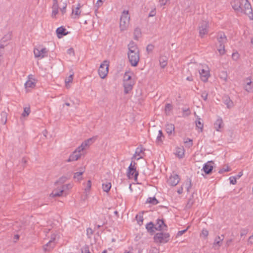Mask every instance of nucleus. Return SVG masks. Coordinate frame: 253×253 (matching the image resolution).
<instances>
[{
    "instance_id": "1",
    "label": "nucleus",
    "mask_w": 253,
    "mask_h": 253,
    "mask_svg": "<svg viewBox=\"0 0 253 253\" xmlns=\"http://www.w3.org/2000/svg\"><path fill=\"white\" fill-rule=\"evenodd\" d=\"M233 8L236 11L244 13L253 20V10L248 0H234L231 3Z\"/></svg>"
},
{
    "instance_id": "2",
    "label": "nucleus",
    "mask_w": 253,
    "mask_h": 253,
    "mask_svg": "<svg viewBox=\"0 0 253 253\" xmlns=\"http://www.w3.org/2000/svg\"><path fill=\"white\" fill-rule=\"evenodd\" d=\"M127 56L128 60L132 66L136 67L139 61V50L136 44L133 41L130 42L127 45Z\"/></svg>"
},
{
    "instance_id": "3",
    "label": "nucleus",
    "mask_w": 253,
    "mask_h": 253,
    "mask_svg": "<svg viewBox=\"0 0 253 253\" xmlns=\"http://www.w3.org/2000/svg\"><path fill=\"white\" fill-rule=\"evenodd\" d=\"M130 17L128 10H124L121 14L120 21V28L121 31L126 30L128 27Z\"/></svg>"
},
{
    "instance_id": "4",
    "label": "nucleus",
    "mask_w": 253,
    "mask_h": 253,
    "mask_svg": "<svg viewBox=\"0 0 253 253\" xmlns=\"http://www.w3.org/2000/svg\"><path fill=\"white\" fill-rule=\"evenodd\" d=\"M217 40L219 44L218 51L221 55L225 53L224 44L227 42V38L225 34L223 32H219L217 36Z\"/></svg>"
},
{
    "instance_id": "5",
    "label": "nucleus",
    "mask_w": 253,
    "mask_h": 253,
    "mask_svg": "<svg viewBox=\"0 0 253 253\" xmlns=\"http://www.w3.org/2000/svg\"><path fill=\"white\" fill-rule=\"evenodd\" d=\"M169 234L168 233H157L154 237L155 242L157 243H166L169 241Z\"/></svg>"
},
{
    "instance_id": "6",
    "label": "nucleus",
    "mask_w": 253,
    "mask_h": 253,
    "mask_svg": "<svg viewBox=\"0 0 253 253\" xmlns=\"http://www.w3.org/2000/svg\"><path fill=\"white\" fill-rule=\"evenodd\" d=\"M109 62L107 60H104L100 65L98 72L99 76L101 79H104L108 73V68Z\"/></svg>"
},
{
    "instance_id": "7",
    "label": "nucleus",
    "mask_w": 253,
    "mask_h": 253,
    "mask_svg": "<svg viewBox=\"0 0 253 253\" xmlns=\"http://www.w3.org/2000/svg\"><path fill=\"white\" fill-rule=\"evenodd\" d=\"M136 163L132 161L128 167L127 175L129 178H134L135 180H137V176L138 175V172L136 170L135 165Z\"/></svg>"
},
{
    "instance_id": "8",
    "label": "nucleus",
    "mask_w": 253,
    "mask_h": 253,
    "mask_svg": "<svg viewBox=\"0 0 253 253\" xmlns=\"http://www.w3.org/2000/svg\"><path fill=\"white\" fill-rule=\"evenodd\" d=\"M48 50L45 47L42 48L38 47L35 48L34 50V53L35 56L37 58H40L41 59L46 57L47 56Z\"/></svg>"
},
{
    "instance_id": "9",
    "label": "nucleus",
    "mask_w": 253,
    "mask_h": 253,
    "mask_svg": "<svg viewBox=\"0 0 253 253\" xmlns=\"http://www.w3.org/2000/svg\"><path fill=\"white\" fill-rule=\"evenodd\" d=\"M209 24L207 21H202L199 26V35L201 38L208 33Z\"/></svg>"
},
{
    "instance_id": "10",
    "label": "nucleus",
    "mask_w": 253,
    "mask_h": 253,
    "mask_svg": "<svg viewBox=\"0 0 253 253\" xmlns=\"http://www.w3.org/2000/svg\"><path fill=\"white\" fill-rule=\"evenodd\" d=\"M145 149L143 148L141 146L137 147L136 149L134 155L133 156L132 159H136L138 160L143 158V155L144 154Z\"/></svg>"
},
{
    "instance_id": "11",
    "label": "nucleus",
    "mask_w": 253,
    "mask_h": 253,
    "mask_svg": "<svg viewBox=\"0 0 253 253\" xmlns=\"http://www.w3.org/2000/svg\"><path fill=\"white\" fill-rule=\"evenodd\" d=\"M179 180L180 178L178 175L174 174L169 177V179L168 180V183L169 185L174 186L179 183Z\"/></svg>"
},
{
    "instance_id": "12",
    "label": "nucleus",
    "mask_w": 253,
    "mask_h": 253,
    "mask_svg": "<svg viewBox=\"0 0 253 253\" xmlns=\"http://www.w3.org/2000/svg\"><path fill=\"white\" fill-rule=\"evenodd\" d=\"M167 228V225L165 223L164 220L163 219H157V224L155 225V229L157 231H161L163 230H166Z\"/></svg>"
},
{
    "instance_id": "13",
    "label": "nucleus",
    "mask_w": 253,
    "mask_h": 253,
    "mask_svg": "<svg viewBox=\"0 0 253 253\" xmlns=\"http://www.w3.org/2000/svg\"><path fill=\"white\" fill-rule=\"evenodd\" d=\"M245 85L244 88L245 89L250 92H251L253 87V85L252 84V82L251 78L250 77H248L246 78L245 80Z\"/></svg>"
},
{
    "instance_id": "14",
    "label": "nucleus",
    "mask_w": 253,
    "mask_h": 253,
    "mask_svg": "<svg viewBox=\"0 0 253 253\" xmlns=\"http://www.w3.org/2000/svg\"><path fill=\"white\" fill-rule=\"evenodd\" d=\"M201 80L204 82L208 81L210 77V73L208 70L201 69L199 71Z\"/></svg>"
},
{
    "instance_id": "15",
    "label": "nucleus",
    "mask_w": 253,
    "mask_h": 253,
    "mask_svg": "<svg viewBox=\"0 0 253 253\" xmlns=\"http://www.w3.org/2000/svg\"><path fill=\"white\" fill-rule=\"evenodd\" d=\"M211 163H212V161H209L203 166V170L207 174H210L213 169V166L211 165Z\"/></svg>"
},
{
    "instance_id": "16",
    "label": "nucleus",
    "mask_w": 253,
    "mask_h": 253,
    "mask_svg": "<svg viewBox=\"0 0 253 253\" xmlns=\"http://www.w3.org/2000/svg\"><path fill=\"white\" fill-rule=\"evenodd\" d=\"M133 85V83L132 81L131 82H124V92L125 94H127L128 92L132 90Z\"/></svg>"
},
{
    "instance_id": "17",
    "label": "nucleus",
    "mask_w": 253,
    "mask_h": 253,
    "mask_svg": "<svg viewBox=\"0 0 253 253\" xmlns=\"http://www.w3.org/2000/svg\"><path fill=\"white\" fill-rule=\"evenodd\" d=\"M66 29L63 26L58 28L56 31L57 37L58 38H61L63 36L67 35L68 32H66Z\"/></svg>"
},
{
    "instance_id": "18",
    "label": "nucleus",
    "mask_w": 253,
    "mask_h": 253,
    "mask_svg": "<svg viewBox=\"0 0 253 253\" xmlns=\"http://www.w3.org/2000/svg\"><path fill=\"white\" fill-rule=\"evenodd\" d=\"M223 126V123L222 119L221 118H218L214 124V128L218 131H221V129Z\"/></svg>"
},
{
    "instance_id": "19",
    "label": "nucleus",
    "mask_w": 253,
    "mask_h": 253,
    "mask_svg": "<svg viewBox=\"0 0 253 253\" xmlns=\"http://www.w3.org/2000/svg\"><path fill=\"white\" fill-rule=\"evenodd\" d=\"M63 192V187H61L59 189L57 188L52 191V192L50 194V196L52 197H60L62 195Z\"/></svg>"
},
{
    "instance_id": "20",
    "label": "nucleus",
    "mask_w": 253,
    "mask_h": 253,
    "mask_svg": "<svg viewBox=\"0 0 253 253\" xmlns=\"http://www.w3.org/2000/svg\"><path fill=\"white\" fill-rule=\"evenodd\" d=\"M81 157V154H78L76 152L74 151L69 156L67 160V162H71L78 160Z\"/></svg>"
},
{
    "instance_id": "21",
    "label": "nucleus",
    "mask_w": 253,
    "mask_h": 253,
    "mask_svg": "<svg viewBox=\"0 0 253 253\" xmlns=\"http://www.w3.org/2000/svg\"><path fill=\"white\" fill-rule=\"evenodd\" d=\"M55 246V242L49 241L43 247V250L45 252H49L53 249Z\"/></svg>"
},
{
    "instance_id": "22",
    "label": "nucleus",
    "mask_w": 253,
    "mask_h": 253,
    "mask_svg": "<svg viewBox=\"0 0 253 253\" xmlns=\"http://www.w3.org/2000/svg\"><path fill=\"white\" fill-rule=\"evenodd\" d=\"M223 101L228 108H231L234 106L233 101L228 96H225L223 97Z\"/></svg>"
},
{
    "instance_id": "23",
    "label": "nucleus",
    "mask_w": 253,
    "mask_h": 253,
    "mask_svg": "<svg viewBox=\"0 0 253 253\" xmlns=\"http://www.w3.org/2000/svg\"><path fill=\"white\" fill-rule=\"evenodd\" d=\"M174 129L175 127L173 124H167L166 125V131L169 135L174 133Z\"/></svg>"
},
{
    "instance_id": "24",
    "label": "nucleus",
    "mask_w": 253,
    "mask_h": 253,
    "mask_svg": "<svg viewBox=\"0 0 253 253\" xmlns=\"http://www.w3.org/2000/svg\"><path fill=\"white\" fill-rule=\"evenodd\" d=\"M160 65L162 68H165L168 64V57L161 55L159 59Z\"/></svg>"
},
{
    "instance_id": "25",
    "label": "nucleus",
    "mask_w": 253,
    "mask_h": 253,
    "mask_svg": "<svg viewBox=\"0 0 253 253\" xmlns=\"http://www.w3.org/2000/svg\"><path fill=\"white\" fill-rule=\"evenodd\" d=\"M28 77L29 80L25 84V87L27 89L29 88H34L36 84L34 81L31 80L30 79V76H29Z\"/></svg>"
},
{
    "instance_id": "26",
    "label": "nucleus",
    "mask_w": 253,
    "mask_h": 253,
    "mask_svg": "<svg viewBox=\"0 0 253 253\" xmlns=\"http://www.w3.org/2000/svg\"><path fill=\"white\" fill-rule=\"evenodd\" d=\"M155 227V226H154V224L152 222H150L146 225V228L148 232L151 233L154 232Z\"/></svg>"
},
{
    "instance_id": "27",
    "label": "nucleus",
    "mask_w": 253,
    "mask_h": 253,
    "mask_svg": "<svg viewBox=\"0 0 253 253\" xmlns=\"http://www.w3.org/2000/svg\"><path fill=\"white\" fill-rule=\"evenodd\" d=\"M7 113L5 111H2L0 114V122L3 125L7 122Z\"/></svg>"
},
{
    "instance_id": "28",
    "label": "nucleus",
    "mask_w": 253,
    "mask_h": 253,
    "mask_svg": "<svg viewBox=\"0 0 253 253\" xmlns=\"http://www.w3.org/2000/svg\"><path fill=\"white\" fill-rule=\"evenodd\" d=\"M221 236L222 237V238L220 236L216 237L213 243L214 246L217 245L218 246H221L222 244V241L224 239V235H222Z\"/></svg>"
},
{
    "instance_id": "29",
    "label": "nucleus",
    "mask_w": 253,
    "mask_h": 253,
    "mask_svg": "<svg viewBox=\"0 0 253 253\" xmlns=\"http://www.w3.org/2000/svg\"><path fill=\"white\" fill-rule=\"evenodd\" d=\"M12 37V33L11 32H8L7 34H5L1 39V42L5 43L7 41L11 40Z\"/></svg>"
},
{
    "instance_id": "30",
    "label": "nucleus",
    "mask_w": 253,
    "mask_h": 253,
    "mask_svg": "<svg viewBox=\"0 0 253 253\" xmlns=\"http://www.w3.org/2000/svg\"><path fill=\"white\" fill-rule=\"evenodd\" d=\"M141 29L138 27L134 29V39L136 40H138L139 38L141 36Z\"/></svg>"
},
{
    "instance_id": "31",
    "label": "nucleus",
    "mask_w": 253,
    "mask_h": 253,
    "mask_svg": "<svg viewBox=\"0 0 253 253\" xmlns=\"http://www.w3.org/2000/svg\"><path fill=\"white\" fill-rule=\"evenodd\" d=\"M194 203V200L193 199V194H192L191 197L189 198L187 203L186 205V209H190L192 206H193V204Z\"/></svg>"
},
{
    "instance_id": "32",
    "label": "nucleus",
    "mask_w": 253,
    "mask_h": 253,
    "mask_svg": "<svg viewBox=\"0 0 253 253\" xmlns=\"http://www.w3.org/2000/svg\"><path fill=\"white\" fill-rule=\"evenodd\" d=\"M111 188V183L110 182H107L106 183L102 184V189L104 192H108Z\"/></svg>"
},
{
    "instance_id": "33",
    "label": "nucleus",
    "mask_w": 253,
    "mask_h": 253,
    "mask_svg": "<svg viewBox=\"0 0 253 253\" xmlns=\"http://www.w3.org/2000/svg\"><path fill=\"white\" fill-rule=\"evenodd\" d=\"M68 179V178L67 176H63L61 177L57 181H56L55 182V185H57L58 184H62L64 182H65Z\"/></svg>"
},
{
    "instance_id": "34",
    "label": "nucleus",
    "mask_w": 253,
    "mask_h": 253,
    "mask_svg": "<svg viewBox=\"0 0 253 253\" xmlns=\"http://www.w3.org/2000/svg\"><path fill=\"white\" fill-rule=\"evenodd\" d=\"M147 202L150 203L153 205H156L159 203V201L155 197H149L147 200Z\"/></svg>"
},
{
    "instance_id": "35",
    "label": "nucleus",
    "mask_w": 253,
    "mask_h": 253,
    "mask_svg": "<svg viewBox=\"0 0 253 253\" xmlns=\"http://www.w3.org/2000/svg\"><path fill=\"white\" fill-rule=\"evenodd\" d=\"M135 218L137 221V223L139 225H142L143 221V217L142 214L139 213L138 214H137L135 216Z\"/></svg>"
},
{
    "instance_id": "36",
    "label": "nucleus",
    "mask_w": 253,
    "mask_h": 253,
    "mask_svg": "<svg viewBox=\"0 0 253 253\" xmlns=\"http://www.w3.org/2000/svg\"><path fill=\"white\" fill-rule=\"evenodd\" d=\"M83 173H84V171L75 172L74 173V178L75 179H77L78 181H80L82 178V175Z\"/></svg>"
},
{
    "instance_id": "37",
    "label": "nucleus",
    "mask_w": 253,
    "mask_h": 253,
    "mask_svg": "<svg viewBox=\"0 0 253 253\" xmlns=\"http://www.w3.org/2000/svg\"><path fill=\"white\" fill-rule=\"evenodd\" d=\"M176 155H177L179 158H182L184 156V150L180 148H178L175 153Z\"/></svg>"
},
{
    "instance_id": "38",
    "label": "nucleus",
    "mask_w": 253,
    "mask_h": 253,
    "mask_svg": "<svg viewBox=\"0 0 253 253\" xmlns=\"http://www.w3.org/2000/svg\"><path fill=\"white\" fill-rule=\"evenodd\" d=\"M196 127L200 129V131H202L203 128V124L201 122L200 119L198 118V120L195 122Z\"/></svg>"
},
{
    "instance_id": "39",
    "label": "nucleus",
    "mask_w": 253,
    "mask_h": 253,
    "mask_svg": "<svg viewBox=\"0 0 253 253\" xmlns=\"http://www.w3.org/2000/svg\"><path fill=\"white\" fill-rule=\"evenodd\" d=\"M184 142L185 144L186 147L188 148H190L193 146V140L191 139L187 138Z\"/></svg>"
},
{
    "instance_id": "40",
    "label": "nucleus",
    "mask_w": 253,
    "mask_h": 253,
    "mask_svg": "<svg viewBox=\"0 0 253 253\" xmlns=\"http://www.w3.org/2000/svg\"><path fill=\"white\" fill-rule=\"evenodd\" d=\"M80 4H78V6L76 7L75 9H73L72 13L76 15L79 16L81 13V11H80Z\"/></svg>"
},
{
    "instance_id": "41",
    "label": "nucleus",
    "mask_w": 253,
    "mask_h": 253,
    "mask_svg": "<svg viewBox=\"0 0 253 253\" xmlns=\"http://www.w3.org/2000/svg\"><path fill=\"white\" fill-rule=\"evenodd\" d=\"M162 138H164V136L163 135V132L161 130L159 131V134L157 137V141L158 142H162Z\"/></svg>"
},
{
    "instance_id": "42",
    "label": "nucleus",
    "mask_w": 253,
    "mask_h": 253,
    "mask_svg": "<svg viewBox=\"0 0 253 253\" xmlns=\"http://www.w3.org/2000/svg\"><path fill=\"white\" fill-rule=\"evenodd\" d=\"M208 235H209V231L206 229H203L202 231L201 234H200V236L206 239L207 238Z\"/></svg>"
},
{
    "instance_id": "43",
    "label": "nucleus",
    "mask_w": 253,
    "mask_h": 253,
    "mask_svg": "<svg viewBox=\"0 0 253 253\" xmlns=\"http://www.w3.org/2000/svg\"><path fill=\"white\" fill-rule=\"evenodd\" d=\"M30 113V107H25L24 108V112L22 113V116L23 117H26L29 115Z\"/></svg>"
},
{
    "instance_id": "44",
    "label": "nucleus",
    "mask_w": 253,
    "mask_h": 253,
    "mask_svg": "<svg viewBox=\"0 0 253 253\" xmlns=\"http://www.w3.org/2000/svg\"><path fill=\"white\" fill-rule=\"evenodd\" d=\"M93 138H90L84 141V143H86V147H89L93 142Z\"/></svg>"
},
{
    "instance_id": "45",
    "label": "nucleus",
    "mask_w": 253,
    "mask_h": 253,
    "mask_svg": "<svg viewBox=\"0 0 253 253\" xmlns=\"http://www.w3.org/2000/svg\"><path fill=\"white\" fill-rule=\"evenodd\" d=\"M124 82H131V76L127 73H126L124 75Z\"/></svg>"
},
{
    "instance_id": "46",
    "label": "nucleus",
    "mask_w": 253,
    "mask_h": 253,
    "mask_svg": "<svg viewBox=\"0 0 253 253\" xmlns=\"http://www.w3.org/2000/svg\"><path fill=\"white\" fill-rule=\"evenodd\" d=\"M154 48V45L152 44H149L147 46L146 50L148 53L151 52Z\"/></svg>"
},
{
    "instance_id": "47",
    "label": "nucleus",
    "mask_w": 253,
    "mask_h": 253,
    "mask_svg": "<svg viewBox=\"0 0 253 253\" xmlns=\"http://www.w3.org/2000/svg\"><path fill=\"white\" fill-rule=\"evenodd\" d=\"M93 231L90 228H88L86 230V235L88 238H90L91 235L93 234Z\"/></svg>"
},
{
    "instance_id": "48",
    "label": "nucleus",
    "mask_w": 253,
    "mask_h": 253,
    "mask_svg": "<svg viewBox=\"0 0 253 253\" xmlns=\"http://www.w3.org/2000/svg\"><path fill=\"white\" fill-rule=\"evenodd\" d=\"M230 183L232 184L235 185L237 183V179L234 176H231L229 178Z\"/></svg>"
},
{
    "instance_id": "49",
    "label": "nucleus",
    "mask_w": 253,
    "mask_h": 253,
    "mask_svg": "<svg viewBox=\"0 0 253 253\" xmlns=\"http://www.w3.org/2000/svg\"><path fill=\"white\" fill-rule=\"evenodd\" d=\"M73 74L70 75L68 78L65 80V83L66 84V86H67V84L70 83L72 82L73 81Z\"/></svg>"
},
{
    "instance_id": "50",
    "label": "nucleus",
    "mask_w": 253,
    "mask_h": 253,
    "mask_svg": "<svg viewBox=\"0 0 253 253\" xmlns=\"http://www.w3.org/2000/svg\"><path fill=\"white\" fill-rule=\"evenodd\" d=\"M230 169L229 168V167H228V166H226V168H222V169H220L219 170L218 172H219V173H223V172H224L229 171H230Z\"/></svg>"
},
{
    "instance_id": "51",
    "label": "nucleus",
    "mask_w": 253,
    "mask_h": 253,
    "mask_svg": "<svg viewBox=\"0 0 253 253\" xmlns=\"http://www.w3.org/2000/svg\"><path fill=\"white\" fill-rule=\"evenodd\" d=\"M232 57L233 60H237L239 58V55L238 52H234L232 53Z\"/></svg>"
},
{
    "instance_id": "52",
    "label": "nucleus",
    "mask_w": 253,
    "mask_h": 253,
    "mask_svg": "<svg viewBox=\"0 0 253 253\" xmlns=\"http://www.w3.org/2000/svg\"><path fill=\"white\" fill-rule=\"evenodd\" d=\"M248 229H245V228L242 229L241 230L240 235H241V236H245L248 233Z\"/></svg>"
},
{
    "instance_id": "53",
    "label": "nucleus",
    "mask_w": 253,
    "mask_h": 253,
    "mask_svg": "<svg viewBox=\"0 0 253 253\" xmlns=\"http://www.w3.org/2000/svg\"><path fill=\"white\" fill-rule=\"evenodd\" d=\"M208 93L206 91L203 92L201 94V97L203 99L206 101L208 98Z\"/></svg>"
},
{
    "instance_id": "54",
    "label": "nucleus",
    "mask_w": 253,
    "mask_h": 253,
    "mask_svg": "<svg viewBox=\"0 0 253 253\" xmlns=\"http://www.w3.org/2000/svg\"><path fill=\"white\" fill-rule=\"evenodd\" d=\"M52 9H58V4L57 0H53V3L52 6Z\"/></svg>"
},
{
    "instance_id": "55",
    "label": "nucleus",
    "mask_w": 253,
    "mask_h": 253,
    "mask_svg": "<svg viewBox=\"0 0 253 253\" xmlns=\"http://www.w3.org/2000/svg\"><path fill=\"white\" fill-rule=\"evenodd\" d=\"M67 53L70 55L74 56L75 54L74 50L73 48H70L67 50Z\"/></svg>"
},
{
    "instance_id": "56",
    "label": "nucleus",
    "mask_w": 253,
    "mask_h": 253,
    "mask_svg": "<svg viewBox=\"0 0 253 253\" xmlns=\"http://www.w3.org/2000/svg\"><path fill=\"white\" fill-rule=\"evenodd\" d=\"M172 108V106L170 104H167L165 107L166 112L169 111Z\"/></svg>"
},
{
    "instance_id": "57",
    "label": "nucleus",
    "mask_w": 253,
    "mask_h": 253,
    "mask_svg": "<svg viewBox=\"0 0 253 253\" xmlns=\"http://www.w3.org/2000/svg\"><path fill=\"white\" fill-rule=\"evenodd\" d=\"M62 187H63L64 190L65 189H69L72 187V184H70V183L65 184V185L62 186Z\"/></svg>"
},
{
    "instance_id": "58",
    "label": "nucleus",
    "mask_w": 253,
    "mask_h": 253,
    "mask_svg": "<svg viewBox=\"0 0 253 253\" xmlns=\"http://www.w3.org/2000/svg\"><path fill=\"white\" fill-rule=\"evenodd\" d=\"M183 115H185V116H188L190 114V111H189V110L188 109H183Z\"/></svg>"
},
{
    "instance_id": "59",
    "label": "nucleus",
    "mask_w": 253,
    "mask_h": 253,
    "mask_svg": "<svg viewBox=\"0 0 253 253\" xmlns=\"http://www.w3.org/2000/svg\"><path fill=\"white\" fill-rule=\"evenodd\" d=\"M83 151V148H81V146H79L74 151L76 152L78 154H81V152Z\"/></svg>"
},
{
    "instance_id": "60",
    "label": "nucleus",
    "mask_w": 253,
    "mask_h": 253,
    "mask_svg": "<svg viewBox=\"0 0 253 253\" xmlns=\"http://www.w3.org/2000/svg\"><path fill=\"white\" fill-rule=\"evenodd\" d=\"M58 9H52V17H55V15L58 13Z\"/></svg>"
},
{
    "instance_id": "61",
    "label": "nucleus",
    "mask_w": 253,
    "mask_h": 253,
    "mask_svg": "<svg viewBox=\"0 0 253 253\" xmlns=\"http://www.w3.org/2000/svg\"><path fill=\"white\" fill-rule=\"evenodd\" d=\"M82 253H90L89 252L88 247L87 246L84 247L83 250L82 251Z\"/></svg>"
},
{
    "instance_id": "62",
    "label": "nucleus",
    "mask_w": 253,
    "mask_h": 253,
    "mask_svg": "<svg viewBox=\"0 0 253 253\" xmlns=\"http://www.w3.org/2000/svg\"><path fill=\"white\" fill-rule=\"evenodd\" d=\"M186 185H187V188H187V191L189 192L190 189L191 188V186H192L191 183V180H190L189 182H187L186 183Z\"/></svg>"
},
{
    "instance_id": "63",
    "label": "nucleus",
    "mask_w": 253,
    "mask_h": 253,
    "mask_svg": "<svg viewBox=\"0 0 253 253\" xmlns=\"http://www.w3.org/2000/svg\"><path fill=\"white\" fill-rule=\"evenodd\" d=\"M169 0H160V3L161 6L165 5Z\"/></svg>"
},
{
    "instance_id": "64",
    "label": "nucleus",
    "mask_w": 253,
    "mask_h": 253,
    "mask_svg": "<svg viewBox=\"0 0 253 253\" xmlns=\"http://www.w3.org/2000/svg\"><path fill=\"white\" fill-rule=\"evenodd\" d=\"M187 229H184V230L178 231V233H177V235L178 236H181L182 234H183L187 231Z\"/></svg>"
}]
</instances>
